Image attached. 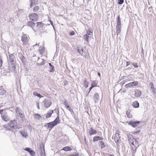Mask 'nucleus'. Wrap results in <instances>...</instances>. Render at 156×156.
Here are the masks:
<instances>
[{"mask_svg":"<svg viewBox=\"0 0 156 156\" xmlns=\"http://www.w3.org/2000/svg\"><path fill=\"white\" fill-rule=\"evenodd\" d=\"M116 33L117 34V37L118 35L120 33L121 31V18L119 15L118 16L116 19Z\"/></svg>","mask_w":156,"mask_h":156,"instance_id":"1","label":"nucleus"},{"mask_svg":"<svg viewBox=\"0 0 156 156\" xmlns=\"http://www.w3.org/2000/svg\"><path fill=\"white\" fill-rule=\"evenodd\" d=\"M131 146L132 147L131 151L133 153H135L136 148L139 146V143L136 139H134V141L133 140L132 141Z\"/></svg>","mask_w":156,"mask_h":156,"instance_id":"2","label":"nucleus"},{"mask_svg":"<svg viewBox=\"0 0 156 156\" xmlns=\"http://www.w3.org/2000/svg\"><path fill=\"white\" fill-rule=\"evenodd\" d=\"M9 125L11 129H20V127H18L17 122L16 120H11L9 123Z\"/></svg>","mask_w":156,"mask_h":156,"instance_id":"3","label":"nucleus"},{"mask_svg":"<svg viewBox=\"0 0 156 156\" xmlns=\"http://www.w3.org/2000/svg\"><path fill=\"white\" fill-rule=\"evenodd\" d=\"M30 20L35 22L37 21L38 20V16L36 13H31L29 16Z\"/></svg>","mask_w":156,"mask_h":156,"instance_id":"4","label":"nucleus"},{"mask_svg":"<svg viewBox=\"0 0 156 156\" xmlns=\"http://www.w3.org/2000/svg\"><path fill=\"white\" fill-rule=\"evenodd\" d=\"M28 37L25 34H23L22 36L21 41L23 42V44L27 45L28 43Z\"/></svg>","mask_w":156,"mask_h":156,"instance_id":"5","label":"nucleus"},{"mask_svg":"<svg viewBox=\"0 0 156 156\" xmlns=\"http://www.w3.org/2000/svg\"><path fill=\"white\" fill-rule=\"evenodd\" d=\"M1 117L2 119L5 122H7L9 120V118L7 115V113L6 112H4L1 115Z\"/></svg>","mask_w":156,"mask_h":156,"instance_id":"6","label":"nucleus"},{"mask_svg":"<svg viewBox=\"0 0 156 156\" xmlns=\"http://www.w3.org/2000/svg\"><path fill=\"white\" fill-rule=\"evenodd\" d=\"M16 112L17 115L19 116H20V117L23 118L25 116L24 114L23 113H21V109L18 107H16Z\"/></svg>","mask_w":156,"mask_h":156,"instance_id":"7","label":"nucleus"},{"mask_svg":"<svg viewBox=\"0 0 156 156\" xmlns=\"http://www.w3.org/2000/svg\"><path fill=\"white\" fill-rule=\"evenodd\" d=\"M140 123V121H130L129 123L128 124L131 125L132 127H135L136 126H138Z\"/></svg>","mask_w":156,"mask_h":156,"instance_id":"8","label":"nucleus"},{"mask_svg":"<svg viewBox=\"0 0 156 156\" xmlns=\"http://www.w3.org/2000/svg\"><path fill=\"white\" fill-rule=\"evenodd\" d=\"M9 58L10 62L11 64L12 65V67H14L15 62L16 60L15 58L14 55L12 54L9 55Z\"/></svg>","mask_w":156,"mask_h":156,"instance_id":"9","label":"nucleus"},{"mask_svg":"<svg viewBox=\"0 0 156 156\" xmlns=\"http://www.w3.org/2000/svg\"><path fill=\"white\" fill-rule=\"evenodd\" d=\"M43 102L44 103V106L46 108L49 107L52 104L51 101L49 100H44Z\"/></svg>","mask_w":156,"mask_h":156,"instance_id":"10","label":"nucleus"},{"mask_svg":"<svg viewBox=\"0 0 156 156\" xmlns=\"http://www.w3.org/2000/svg\"><path fill=\"white\" fill-rule=\"evenodd\" d=\"M38 60L37 65L38 66H42L44 64V59H40V58L38 57Z\"/></svg>","mask_w":156,"mask_h":156,"instance_id":"11","label":"nucleus"},{"mask_svg":"<svg viewBox=\"0 0 156 156\" xmlns=\"http://www.w3.org/2000/svg\"><path fill=\"white\" fill-rule=\"evenodd\" d=\"M114 140L116 143L118 144L120 142V137L118 133H116L114 137Z\"/></svg>","mask_w":156,"mask_h":156,"instance_id":"12","label":"nucleus"},{"mask_svg":"<svg viewBox=\"0 0 156 156\" xmlns=\"http://www.w3.org/2000/svg\"><path fill=\"white\" fill-rule=\"evenodd\" d=\"M64 105L66 106V108L71 112H73V110L71 108L69 105V103L67 101L65 100L64 102Z\"/></svg>","mask_w":156,"mask_h":156,"instance_id":"13","label":"nucleus"},{"mask_svg":"<svg viewBox=\"0 0 156 156\" xmlns=\"http://www.w3.org/2000/svg\"><path fill=\"white\" fill-rule=\"evenodd\" d=\"M24 150L29 152L30 154L32 156H34L35 154V153L31 148H26Z\"/></svg>","mask_w":156,"mask_h":156,"instance_id":"14","label":"nucleus"},{"mask_svg":"<svg viewBox=\"0 0 156 156\" xmlns=\"http://www.w3.org/2000/svg\"><path fill=\"white\" fill-rule=\"evenodd\" d=\"M99 99V97L98 94L97 93H95L94 95V100L96 103H98Z\"/></svg>","mask_w":156,"mask_h":156,"instance_id":"15","label":"nucleus"},{"mask_svg":"<svg viewBox=\"0 0 156 156\" xmlns=\"http://www.w3.org/2000/svg\"><path fill=\"white\" fill-rule=\"evenodd\" d=\"M47 125H48V128H50V129H49V130L50 131L54 126L56 125V124H55L52 122L48 123Z\"/></svg>","mask_w":156,"mask_h":156,"instance_id":"16","label":"nucleus"},{"mask_svg":"<svg viewBox=\"0 0 156 156\" xmlns=\"http://www.w3.org/2000/svg\"><path fill=\"white\" fill-rule=\"evenodd\" d=\"M135 96L136 97H140L141 95V92L139 90H137L135 91Z\"/></svg>","mask_w":156,"mask_h":156,"instance_id":"17","label":"nucleus"},{"mask_svg":"<svg viewBox=\"0 0 156 156\" xmlns=\"http://www.w3.org/2000/svg\"><path fill=\"white\" fill-rule=\"evenodd\" d=\"M89 133L90 135H92L95 134L97 133V131L93 129L92 128H91Z\"/></svg>","mask_w":156,"mask_h":156,"instance_id":"18","label":"nucleus"},{"mask_svg":"<svg viewBox=\"0 0 156 156\" xmlns=\"http://www.w3.org/2000/svg\"><path fill=\"white\" fill-rule=\"evenodd\" d=\"M58 113H59V111H58V115L57 116V118L55 119V120L54 121H53V122L55 124H56V125H57V124L59 123L60 122V121L59 120V116L58 115H59Z\"/></svg>","mask_w":156,"mask_h":156,"instance_id":"19","label":"nucleus"},{"mask_svg":"<svg viewBox=\"0 0 156 156\" xmlns=\"http://www.w3.org/2000/svg\"><path fill=\"white\" fill-rule=\"evenodd\" d=\"M27 25L28 26L30 27H31L33 28L35 26V23L33 21H30L27 23ZM33 29V28H32Z\"/></svg>","mask_w":156,"mask_h":156,"instance_id":"20","label":"nucleus"},{"mask_svg":"<svg viewBox=\"0 0 156 156\" xmlns=\"http://www.w3.org/2000/svg\"><path fill=\"white\" fill-rule=\"evenodd\" d=\"M127 136L128 139V140L129 143H130L131 142H132V141L133 140V139H132V138H133V136L129 133H127Z\"/></svg>","mask_w":156,"mask_h":156,"instance_id":"21","label":"nucleus"},{"mask_svg":"<svg viewBox=\"0 0 156 156\" xmlns=\"http://www.w3.org/2000/svg\"><path fill=\"white\" fill-rule=\"evenodd\" d=\"M150 89L152 91L153 93L154 94L155 93L154 90L155 89L154 88V86L152 82H151L150 83Z\"/></svg>","mask_w":156,"mask_h":156,"instance_id":"22","label":"nucleus"},{"mask_svg":"<svg viewBox=\"0 0 156 156\" xmlns=\"http://www.w3.org/2000/svg\"><path fill=\"white\" fill-rule=\"evenodd\" d=\"M103 139L100 136H95L93 138V141L94 142L97 141L98 140H102Z\"/></svg>","mask_w":156,"mask_h":156,"instance_id":"23","label":"nucleus"},{"mask_svg":"<svg viewBox=\"0 0 156 156\" xmlns=\"http://www.w3.org/2000/svg\"><path fill=\"white\" fill-rule=\"evenodd\" d=\"M37 27L39 28H42V27L45 25V24L41 22H37Z\"/></svg>","mask_w":156,"mask_h":156,"instance_id":"24","label":"nucleus"},{"mask_svg":"<svg viewBox=\"0 0 156 156\" xmlns=\"http://www.w3.org/2000/svg\"><path fill=\"white\" fill-rule=\"evenodd\" d=\"M77 51L79 53L81 54V55L84 56V55L83 54V53L84 52L83 49V48H81L80 50L78 49L77 50ZM85 58H87L86 56H85Z\"/></svg>","mask_w":156,"mask_h":156,"instance_id":"25","label":"nucleus"},{"mask_svg":"<svg viewBox=\"0 0 156 156\" xmlns=\"http://www.w3.org/2000/svg\"><path fill=\"white\" fill-rule=\"evenodd\" d=\"M132 105L135 108H138L139 106V103L137 101H135L133 102Z\"/></svg>","mask_w":156,"mask_h":156,"instance_id":"26","label":"nucleus"},{"mask_svg":"<svg viewBox=\"0 0 156 156\" xmlns=\"http://www.w3.org/2000/svg\"><path fill=\"white\" fill-rule=\"evenodd\" d=\"M40 53L41 55H43L44 51L45 49L44 47H40L39 48Z\"/></svg>","mask_w":156,"mask_h":156,"instance_id":"27","label":"nucleus"},{"mask_svg":"<svg viewBox=\"0 0 156 156\" xmlns=\"http://www.w3.org/2000/svg\"><path fill=\"white\" fill-rule=\"evenodd\" d=\"M131 87L137 86L138 83L137 81H134L129 83Z\"/></svg>","mask_w":156,"mask_h":156,"instance_id":"28","label":"nucleus"},{"mask_svg":"<svg viewBox=\"0 0 156 156\" xmlns=\"http://www.w3.org/2000/svg\"><path fill=\"white\" fill-rule=\"evenodd\" d=\"M20 133H21V135L25 137H26L28 136L27 133L24 131H20Z\"/></svg>","mask_w":156,"mask_h":156,"instance_id":"29","label":"nucleus"},{"mask_svg":"<svg viewBox=\"0 0 156 156\" xmlns=\"http://www.w3.org/2000/svg\"><path fill=\"white\" fill-rule=\"evenodd\" d=\"M3 127L5 129H7L8 130H11V128L9 125V123L8 125L6 124L3 125Z\"/></svg>","mask_w":156,"mask_h":156,"instance_id":"30","label":"nucleus"},{"mask_svg":"<svg viewBox=\"0 0 156 156\" xmlns=\"http://www.w3.org/2000/svg\"><path fill=\"white\" fill-rule=\"evenodd\" d=\"M62 150H64L66 151H70L71 150V148L70 147L67 146L64 147Z\"/></svg>","mask_w":156,"mask_h":156,"instance_id":"31","label":"nucleus"},{"mask_svg":"<svg viewBox=\"0 0 156 156\" xmlns=\"http://www.w3.org/2000/svg\"><path fill=\"white\" fill-rule=\"evenodd\" d=\"M33 94L34 96H37L40 98L43 97V96H42L41 94L36 92H34L33 93Z\"/></svg>","mask_w":156,"mask_h":156,"instance_id":"32","label":"nucleus"},{"mask_svg":"<svg viewBox=\"0 0 156 156\" xmlns=\"http://www.w3.org/2000/svg\"><path fill=\"white\" fill-rule=\"evenodd\" d=\"M99 143L101 146V148H104L105 147V143L103 141H100L99 142Z\"/></svg>","mask_w":156,"mask_h":156,"instance_id":"33","label":"nucleus"},{"mask_svg":"<svg viewBox=\"0 0 156 156\" xmlns=\"http://www.w3.org/2000/svg\"><path fill=\"white\" fill-rule=\"evenodd\" d=\"M35 0H32L31 1V3L30 5V7H32V6H34L35 5Z\"/></svg>","mask_w":156,"mask_h":156,"instance_id":"34","label":"nucleus"},{"mask_svg":"<svg viewBox=\"0 0 156 156\" xmlns=\"http://www.w3.org/2000/svg\"><path fill=\"white\" fill-rule=\"evenodd\" d=\"M19 57L20 58L21 61H22V62L23 63L25 62V59L23 55L22 54L20 55H19Z\"/></svg>","mask_w":156,"mask_h":156,"instance_id":"35","label":"nucleus"},{"mask_svg":"<svg viewBox=\"0 0 156 156\" xmlns=\"http://www.w3.org/2000/svg\"><path fill=\"white\" fill-rule=\"evenodd\" d=\"M34 117L37 119L39 120L40 118L41 117V116L37 114H36L34 115Z\"/></svg>","mask_w":156,"mask_h":156,"instance_id":"36","label":"nucleus"},{"mask_svg":"<svg viewBox=\"0 0 156 156\" xmlns=\"http://www.w3.org/2000/svg\"><path fill=\"white\" fill-rule=\"evenodd\" d=\"M89 37V36L88 35L85 34L83 38L84 39L86 40L87 42H88V39Z\"/></svg>","mask_w":156,"mask_h":156,"instance_id":"37","label":"nucleus"},{"mask_svg":"<svg viewBox=\"0 0 156 156\" xmlns=\"http://www.w3.org/2000/svg\"><path fill=\"white\" fill-rule=\"evenodd\" d=\"M51 113H50L49 111H48L46 115V118H48L51 116Z\"/></svg>","mask_w":156,"mask_h":156,"instance_id":"38","label":"nucleus"},{"mask_svg":"<svg viewBox=\"0 0 156 156\" xmlns=\"http://www.w3.org/2000/svg\"><path fill=\"white\" fill-rule=\"evenodd\" d=\"M39 9L38 6H36L34 8L33 11L34 12H36L38 11Z\"/></svg>","mask_w":156,"mask_h":156,"instance_id":"39","label":"nucleus"},{"mask_svg":"<svg viewBox=\"0 0 156 156\" xmlns=\"http://www.w3.org/2000/svg\"><path fill=\"white\" fill-rule=\"evenodd\" d=\"M84 84L85 87L86 88L88 87V82H87L86 80H85L84 81Z\"/></svg>","mask_w":156,"mask_h":156,"instance_id":"40","label":"nucleus"},{"mask_svg":"<svg viewBox=\"0 0 156 156\" xmlns=\"http://www.w3.org/2000/svg\"><path fill=\"white\" fill-rule=\"evenodd\" d=\"M97 83L95 81H93L91 83V86H92V87H96L97 86Z\"/></svg>","mask_w":156,"mask_h":156,"instance_id":"41","label":"nucleus"},{"mask_svg":"<svg viewBox=\"0 0 156 156\" xmlns=\"http://www.w3.org/2000/svg\"><path fill=\"white\" fill-rule=\"evenodd\" d=\"M50 70L49 71L50 73L53 72L55 69L54 68V66L50 67H49Z\"/></svg>","mask_w":156,"mask_h":156,"instance_id":"42","label":"nucleus"},{"mask_svg":"<svg viewBox=\"0 0 156 156\" xmlns=\"http://www.w3.org/2000/svg\"><path fill=\"white\" fill-rule=\"evenodd\" d=\"M126 114L127 115L128 117L129 118H130L132 116L130 114V112L128 111H126Z\"/></svg>","mask_w":156,"mask_h":156,"instance_id":"43","label":"nucleus"},{"mask_svg":"<svg viewBox=\"0 0 156 156\" xmlns=\"http://www.w3.org/2000/svg\"><path fill=\"white\" fill-rule=\"evenodd\" d=\"M124 0H118V4L119 5H121L124 2Z\"/></svg>","mask_w":156,"mask_h":156,"instance_id":"44","label":"nucleus"},{"mask_svg":"<svg viewBox=\"0 0 156 156\" xmlns=\"http://www.w3.org/2000/svg\"><path fill=\"white\" fill-rule=\"evenodd\" d=\"M132 65L135 68H138V67L137 63H133Z\"/></svg>","mask_w":156,"mask_h":156,"instance_id":"45","label":"nucleus"},{"mask_svg":"<svg viewBox=\"0 0 156 156\" xmlns=\"http://www.w3.org/2000/svg\"><path fill=\"white\" fill-rule=\"evenodd\" d=\"M90 33H92V32H91V31L90 30H88V31H87V34H86V35H87L89 36V35H90Z\"/></svg>","mask_w":156,"mask_h":156,"instance_id":"46","label":"nucleus"},{"mask_svg":"<svg viewBox=\"0 0 156 156\" xmlns=\"http://www.w3.org/2000/svg\"><path fill=\"white\" fill-rule=\"evenodd\" d=\"M75 34V32L74 31H72L70 32V35L72 36V35H74Z\"/></svg>","mask_w":156,"mask_h":156,"instance_id":"47","label":"nucleus"},{"mask_svg":"<svg viewBox=\"0 0 156 156\" xmlns=\"http://www.w3.org/2000/svg\"><path fill=\"white\" fill-rule=\"evenodd\" d=\"M125 86L126 88H127L129 87H131L129 83L126 84Z\"/></svg>","mask_w":156,"mask_h":156,"instance_id":"48","label":"nucleus"},{"mask_svg":"<svg viewBox=\"0 0 156 156\" xmlns=\"http://www.w3.org/2000/svg\"><path fill=\"white\" fill-rule=\"evenodd\" d=\"M140 132V131H138L137 132H133V134H137L139 133Z\"/></svg>","mask_w":156,"mask_h":156,"instance_id":"49","label":"nucleus"},{"mask_svg":"<svg viewBox=\"0 0 156 156\" xmlns=\"http://www.w3.org/2000/svg\"><path fill=\"white\" fill-rule=\"evenodd\" d=\"M39 44V43H38V44L36 43L33 46L34 48H35L36 46H38Z\"/></svg>","mask_w":156,"mask_h":156,"instance_id":"50","label":"nucleus"},{"mask_svg":"<svg viewBox=\"0 0 156 156\" xmlns=\"http://www.w3.org/2000/svg\"><path fill=\"white\" fill-rule=\"evenodd\" d=\"M94 87H92V86H91L90 87V88H89V91L88 92V94H89L90 92V90H91V89L93 88Z\"/></svg>","mask_w":156,"mask_h":156,"instance_id":"51","label":"nucleus"},{"mask_svg":"<svg viewBox=\"0 0 156 156\" xmlns=\"http://www.w3.org/2000/svg\"><path fill=\"white\" fill-rule=\"evenodd\" d=\"M126 66H128L130 64V62H126Z\"/></svg>","mask_w":156,"mask_h":156,"instance_id":"52","label":"nucleus"},{"mask_svg":"<svg viewBox=\"0 0 156 156\" xmlns=\"http://www.w3.org/2000/svg\"><path fill=\"white\" fill-rule=\"evenodd\" d=\"M50 22L51 24L52 25V26H53L54 28V25H53L52 22L51 20H50Z\"/></svg>","mask_w":156,"mask_h":156,"instance_id":"53","label":"nucleus"},{"mask_svg":"<svg viewBox=\"0 0 156 156\" xmlns=\"http://www.w3.org/2000/svg\"><path fill=\"white\" fill-rule=\"evenodd\" d=\"M3 112V109H1L0 110V114H2V112Z\"/></svg>","mask_w":156,"mask_h":156,"instance_id":"54","label":"nucleus"},{"mask_svg":"<svg viewBox=\"0 0 156 156\" xmlns=\"http://www.w3.org/2000/svg\"><path fill=\"white\" fill-rule=\"evenodd\" d=\"M50 111V113H51V114H52L54 112V110H52V111H51V110H50L49 111Z\"/></svg>","mask_w":156,"mask_h":156,"instance_id":"55","label":"nucleus"},{"mask_svg":"<svg viewBox=\"0 0 156 156\" xmlns=\"http://www.w3.org/2000/svg\"><path fill=\"white\" fill-rule=\"evenodd\" d=\"M48 64L50 67H51L52 66H53L52 65L51 63H48Z\"/></svg>","mask_w":156,"mask_h":156,"instance_id":"56","label":"nucleus"},{"mask_svg":"<svg viewBox=\"0 0 156 156\" xmlns=\"http://www.w3.org/2000/svg\"><path fill=\"white\" fill-rule=\"evenodd\" d=\"M50 26V24H45V25H44V26Z\"/></svg>","mask_w":156,"mask_h":156,"instance_id":"57","label":"nucleus"},{"mask_svg":"<svg viewBox=\"0 0 156 156\" xmlns=\"http://www.w3.org/2000/svg\"><path fill=\"white\" fill-rule=\"evenodd\" d=\"M98 75L99 76H100L101 74H100V73L98 72Z\"/></svg>","mask_w":156,"mask_h":156,"instance_id":"58","label":"nucleus"},{"mask_svg":"<svg viewBox=\"0 0 156 156\" xmlns=\"http://www.w3.org/2000/svg\"><path fill=\"white\" fill-rule=\"evenodd\" d=\"M37 108H38V109H40V108H39V105H38V104H37Z\"/></svg>","mask_w":156,"mask_h":156,"instance_id":"59","label":"nucleus"},{"mask_svg":"<svg viewBox=\"0 0 156 156\" xmlns=\"http://www.w3.org/2000/svg\"><path fill=\"white\" fill-rule=\"evenodd\" d=\"M107 156H114L113 155L110 154L109 155Z\"/></svg>","mask_w":156,"mask_h":156,"instance_id":"60","label":"nucleus"},{"mask_svg":"<svg viewBox=\"0 0 156 156\" xmlns=\"http://www.w3.org/2000/svg\"><path fill=\"white\" fill-rule=\"evenodd\" d=\"M143 52V50L142 49V52Z\"/></svg>","mask_w":156,"mask_h":156,"instance_id":"61","label":"nucleus"},{"mask_svg":"<svg viewBox=\"0 0 156 156\" xmlns=\"http://www.w3.org/2000/svg\"><path fill=\"white\" fill-rule=\"evenodd\" d=\"M5 92V91L4 90V91H3V93H4Z\"/></svg>","mask_w":156,"mask_h":156,"instance_id":"62","label":"nucleus"},{"mask_svg":"<svg viewBox=\"0 0 156 156\" xmlns=\"http://www.w3.org/2000/svg\"><path fill=\"white\" fill-rule=\"evenodd\" d=\"M124 83L123 82V84H124Z\"/></svg>","mask_w":156,"mask_h":156,"instance_id":"63","label":"nucleus"}]
</instances>
